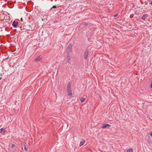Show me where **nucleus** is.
Returning a JSON list of instances; mask_svg holds the SVG:
<instances>
[{
	"label": "nucleus",
	"mask_w": 152,
	"mask_h": 152,
	"mask_svg": "<svg viewBox=\"0 0 152 152\" xmlns=\"http://www.w3.org/2000/svg\"><path fill=\"white\" fill-rule=\"evenodd\" d=\"M24 149L25 151H28V147L26 146L25 144H24Z\"/></svg>",
	"instance_id": "nucleus-12"
},
{
	"label": "nucleus",
	"mask_w": 152,
	"mask_h": 152,
	"mask_svg": "<svg viewBox=\"0 0 152 152\" xmlns=\"http://www.w3.org/2000/svg\"><path fill=\"white\" fill-rule=\"evenodd\" d=\"M41 59V58L40 56H39L36 58V59H35V61L36 62H38L40 61Z\"/></svg>",
	"instance_id": "nucleus-8"
},
{
	"label": "nucleus",
	"mask_w": 152,
	"mask_h": 152,
	"mask_svg": "<svg viewBox=\"0 0 152 152\" xmlns=\"http://www.w3.org/2000/svg\"><path fill=\"white\" fill-rule=\"evenodd\" d=\"M67 92L68 95L69 96H71L72 95V91L71 90V86L70 83H68L67 86Z\"/></svg>",
	"instance_id": "nucleus-1"
},
{
	"label": "nucleus",
	"mask_w": 152,
	"mask_h": 152,
	"mask_svg": "<svg viewBox=\"0 0 152 152\" xmlns=\"http://www.w3.org/2000/svg\"><path fill=\"white\" fill-rule=\"evenodd\" d=\"M88 51H86L84 54V58L85 60H86L88 57Z\"/></svg>",
	"instance_id": "nucleus-6"
},
{
	"label": "nucleus",
	"mask_w": 152,
	"mask_h": 152,
	"mask_svg": "<svg viewBox=\"0 0 152 152\" xmlns=\"http://www.w3.org/2000/svg\"><path fill=\"white\" fill-rule=\"evenodd\" d=\"M150 87L151 88H152V82L151 83L150 85Z\"/></svg>",
	"instance_id": "nucleus-18"
},
{
	"label": "nucleus",
	"mask_w": 152,
	"mask_h": 152,
	"mask_svg": "<svg viewBox=\"0 0 152 152\" xmlns=\"http://www.w3.org/2000/svg\"><path fill=\"white\" fill-rule=\"evenodd\" d=\"M117 15H118L117 14H116L114 16L115 17H116L117 16Z\"/></svg>",
	"instance_id": "nucleus-19"
},
{
	"label": "nucleus",
	"mask_w": 152,
	"mask_h": 152,
	"mask_svg": "<svg viewBox=\"0 0 152 152\" xmlns=\"http://www.w3.org/2000/svg\"><path fill=\"white\" fill-rule=\"evenodd\" d=\"M15 145L14 144H12V145L11 146V147L12 148H13L14 147H15Z\"/></svg>",
	"instance_id": "nucleus-16"
},
{
	"label": "nucleus",
	"mask_w": 152,
	"mask_h": 152,
	"mask_svg": "<svg viewBox=\"0 0 152 152\" xmlns=\"http://www.w3.org/2000/svg\"><path fill=\"white\" fill-rule=\"evenodd\" d=\"M111 126L108 124H104L102 125V128L103 129L105 128L106 127H110Z\"/></svg>",
	"instance_id": "nucleus-5"
},
{
	"label": "nucleus",
	"mask_w": 152,
	"mask_h": 152,
	"mask_svg": "<svg viewBox=\"0 0 152 152\" xmlns=\"http://www.w3.org/2000/svg\"><path fill=\"white\" fill-rule=\"evenodd\" d=\"M1 78H1L0 77V80L1 79Z\"/></svg>",
	"instance_id": "nucleus-22"
},
{
	"label": "nucleus",
	"mask_w": 152,
	"mask_h": 152,
	"mask_svg": "<svg viewBox=\"0 0 152 152\" xmlns=\"http://www.w3.org/2000/svg\"><path fill=\"white\" fill-rule=\"evenodd\" d=\"M127 152H133V149L132 148H130L127 151Z\"/></svg>",
	"instance_id": "nucleus-14"
},
{
	"label": "nucleus",
	"mask_w": 152,
	"mask_h": 152,
	"mask_svg": "<svg viewBox=\"0 0 152 152\" xmlns=\"http://www.w3.org/2000/svg\"><path fill=\"white\" fill-rule=\"evenodd\" d=\"M20 20L21 21H22V20H23V18H20Z\"/></svg>",
	"instance_id": "nucleus-21"
},
{
	"label": "nucleus",
	"mask_w": 152,
	"mask_h": 152,
	"mask_svg": "<svg viewBox=\"0 0 152 152\" xmlns=\"http://www.w3.org/2000/svg\"><path fill=\"white\" fill-rule=\"evenodd\" d=\"M71 59L70 56L69 55V54L68 55L67 54V57H66V62L69 63Z\"/></svg>",
	"instance_id": "nucleus-7"
},
{
	"label": "nucleus",
	"mask_w": 152,
	"mask_h": 152,
	"mask_svg": "<svg viewBox=\"0 0 152 152\" xmlns=\"http://www.w3.org/2000/svg\"><path fill=\"white\" fill-rule=\"evenodd\" d=\"M85 140H82V141H80V144L79 145L80 147H81L82 145H83V144L85 143Z\"/></svg>",
	"instance_id": "nucleus-9"
},
{
	"label": "nucleus",
	"mask_w": 152,
	"mask_h": 152,
	"mask_svg": "<svg viewBox=\"0 0 152 152\" xmlns=\"http://www.w3.org/2000/svg\"><path fill=\"white\" fill-rule=\"evenodd\" d=\"M151 136L152 137V132L150 134Z\"/></svg>",
	"instance_id": "nucleus-20"
},
{
	"label": "nucleus",
	"mask_w": 152,
	"mask_h": 152,
	"mask_svg": "<svg viewBox=\"0 0 152 152\" xmlns=\"http://www.w3.org/2000/svg\"><path fill=\"white\" fill-rule=\"evenodd\" d=\"M72 45L71 44H69L68 45L66 50V52L68 54L72 51Z\"/></svg>",
	"instance_id": "nucleus-2"
},
{
	"label": "nucleus",
	"mask_w": 152,
	"mask_h": 152,
	"mask_svg": "<svg viewBox=\"0 0 152 152\" xmlns=\"http://www.w3.org/2000/svg\"><path fill=\"white\" fill-rule=\"evenodd\" d=\"M19 25H20L18 23V22H16L15 21H14L13 22L12 25L13 27L16 28L17 27H18Z\"/></svg>",
	"instance_id": "nucleus-3"
},
{
	"label": "nucleus",
	"mask_w": 152,
	"mask_h": 152,
	"mask_svg": "<svg viewBox=\"0 0 152 152\" xmlns=\"http://www.w3.org/2000/svg\"><path fill=\"white\" fill-rule=\"evenodd\" d=\"M5 132V129L3 130V128H1L0 129V133H1L4 134Z\"/></svg>",
	"instance_id": "nucleus-10"
},
{
	"label": "nucleus",
	"mask_w": 152,
	"mask_h": 152,
	"mask_svg": "<svg viewBox=\"0 0 152 152\" xmlns=\"http://www.w3.org/2000/svg\"><path fill=\"white\" fill-rule=\"evenodd\" d=\"M56 5L53 6L51 8V9H52V8H56Z\"/></svg>",
	"instance_id": "nucleus-17"
},
{
	"label": "nucleus",
	"mask_w": 152,
	"mask_h": 152,
	"mask_svg": "<svg viewBox=\"0 0 152 152\" xmlns=\"http://www.w3.org/2000/svg\"><path fill=\"white\" fill-rule=\"evenodd\" d=\"M85 100V98H82L80 99V101L81 103L83 102Z\"/></svg>",
	"instance_id": "nucleus-11"
},
{
	"label": "nucleus",
	"mask_w": 152,
	"mask_h": 152,
	"mask_svg": "<svg viewBox=\"0 0 152 152\" xmlns=\"http://www.w3.org/2000/svg\"><path fill=\"white\" fill-rule=\"evenodd\" d=\"M148 16V14H144L142 16L141 18L142 20L145 21L147 19Z\"/></svg>",
	"instance_id": "nucleus-4"
},
{
	"label": "nucleus",
	"mask_w": 152,
	"mask_h": 152,
	"mask_svg": "<svg viewBox=\"0 0 152 152\" xmlns=\"http://www.w3.org/2000/svg\"><path fill=\"white\" fill-rule=\"evenodd\" d=\"M147 1L149 2V4L152 5V1H150V0H147Z\"/></svg>",
	"instance_id": "nucleus-15"
},
{
	"label": "nucleus",
	"mask_w": 152,
	"mask_h": 152,
	"mask_svg": "<svg viewBox=\"0 0 152 152\" xmlns=\"http://www.w3.org/2000/svg\"><path fill=\"white\" fill-rule=\"evenodd\" d=\"M18 27H19L20 30H22L24 29V27H23L22 26L20 25V24L19 25V26Z\"/></svg>",
	"instance_id": "nucleus-13"
}]
</instances>
